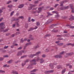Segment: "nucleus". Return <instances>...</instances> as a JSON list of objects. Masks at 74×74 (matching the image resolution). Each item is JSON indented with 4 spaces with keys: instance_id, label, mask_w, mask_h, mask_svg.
<instances>
[{
    "instance_id": "1",
    "label": "nucleus",
    "mask_w": 74,
    "mask_h": 74,
    "mask_svg": "<svg viewBox=\"0 0 74 74\" xmlns=\"http://www.w3.org/2000/svg\"><path fill=\"white\" fill-rule=\"evenodd\" d=\"M66 52L64 51H63L62 52L60 53V55H57L56 56H54L55 58H62V55H63V54H64V53H65Z\"/></svg>"
},
{
    "instance_id": "2",
    "label": "nucleus",
    "mask_w": 74,
    "mask_h": 74,
    "mask_svg": "<svg viewBox=\"0 0 74 74\" xmlns=\"http://www.w3.org/2000/svg\"><path fill=\"white\" fill-rule=\"evenodd\" d=\"M40 53H41V52L40 51H39L36 52V54H34L33 55L31 54L29 55L28 57L29 58H33V57H34V56H37V55H39V54H40Z\"/></svg>"
},
{
    "instance_id": "3",
    "label": "nucleus",
    "mask_w": 74,
    "mask_h": 74,
    "mask_svg": "<svg viewBox=\"0 0 74 74\" xmlns=\"http://www.w3.org/2000/svg\"><path fill=\"white\" fill-rule=\"evenodd\" d=\"M5 27H1L0 29V32H3L4 33H5V32H7V31H8V30H9V29H7L4 30V29H5Z\"/></svg>"
},
{
    "instance_id": "4",
    "label": "nucleus",
    "mask_w": 74,
    "mask_h": 74,
    "mask_svg": "<svg viewBox=\"0 0 74 74\" xmlns=\"http://www.w3.org/2000/svg\"><path fill=\"white\" fill-rule=\"evenodd\" d=\"M39 60H40V58L38 57L36 60L35 59H34L33 60H31L30 61V62H31V63H33V62H38V61H39Z\"/></svg>"
},
{
    "instance_id": "5",
    "label": "nucleus",
    "mask_w": 74,
    "mask_h": 74,
    "mask_svg": "<svg viewBox=\"0 0 74 74\" xmlns=\"http://www.w3.org/2000/svg\"><path fill=\"white\" fill-rule=\"evenodd\" d=\"M69 8V6H64L60 8V10H66L68 9Z\"/></svg>"
},
{
    "instance_id": "6",
    "label": "nucleus",
    "mask_w": 74,
    "mask_h": 74,
    "mask_svg": "<svg viewBox=\"0 0 74 74\" xmlns=\"http://www.w3.org/2000/svg\"><path fill=\"white\" fill-rule=\"evenodd\" d=\"M56 62H55L54 63L50 64L49 66L51 68V69H53V66H54V65H56Z\"/></svg>"
},
{
    "instance_id": "7",
    "label": "nucleus",
    "mask_w": 74,
    "mask_h": 74,
    "mask_svg": "<svg viewBox=\"0 0 74 74\" xmlns=\"http://www.w3.org/2000/svg\"><path fill=\"white\" fill-rule=\"evenodd\" d=\"M25 53V51L22 50L19 52H18L17 54V56H19L20 55H22V53Z\"/></svg>"
},
{
    "instance_id": "8",
    "label": "nucleus",
    "mask_w": 74,
    "mask_h": 74,
    "mask_svg": "<svg viewBox=\"0 0 74 74\" xmlns=\"http://www.w3.org/2000/svg\"><path fill=\"white\" fill-rule=\"evenodd\" d=\"M32 43L31 42H30L28 43H27L25 44V45L24 46V49H25V48L27 47V46H28L29 45H32Z\"/></svg>"
},
{
    "instance_id": "9",
    "label": "nucleus",
    "mask_w": 74,
    "mask_h": 74,
    "mask_svg": "<svg viewBox=\"0 0 74 74\" xmlns=\"http://www.w3.org/2000/svg\"><path fill=\"white\" fill-rule=\"evenodd\" d=\"M69 1L68 0H66L65 1H62V2H60V6H63V3H64V2H68Z\"/></svg>"
},
{
    "instance_id": "10",
    "label": "nucleus",
    "mask_w": 74,
    "mask_h": 74,
    "mask_svg": "<svg viewBox=\"0 0 74 74\" xmlns=\"http://www.w3.org/2000/svg\"><path fill=\"white\" fill-rule=\"evenodd\" d=\"M29 5L30 6V7L29 8V10H31V9L32 8V7H36V5H32V4H30Z\"/></svg>"
},
{
    "instance_id": "11",
    "label": "nucleus",
    "mask_w": 74,
    "mask_h": 74,
    "mask_svg": "<svg viewBox=\"0 0 74 74\" xmlns=\"http://www.w3.org/2000/svg\"><path fill=\"white\" fill-rule=\"evenodd\" d=\"M43 7H42V8H38V10L39 11H37L38 13H40L41 11V10H42V8H43Z\"/></svg>"
},
{
    "instance_id": "12",
    "label": "nucleus",
    "mask_w": 74,
    "mask_h": 74,
    "mask_svg": "<svg viewBox=\"0 0 74 74\" xmlns=\"http://www.w3.org/2000/svg\"><path fill=\"white\" fill-rule=\"evenodd\" d=\"M53 71V70H51L50 71H47L45 72V74H49L50 73H52Z\"/></svg>"
},
{
    "instance_id": "13",
    "label": "nucleus",
    "mask_w": 74,
    "mask_h": 74,
    "mask_svg": "<svg viewBox=\"0 0 74 74\" xmlns=\"http://www.w3.org/2000/svg\"><path fill=\"white\" fill-rule=\"evenodd\" d=\"M37 27H36L35 28H31L29 29L28 30L29 32L30 31H31V30H34V29H37Z\"/></svg>"
},
{
    "instance_id": "14",
    "label": "nucleus",
    "mask_w": 74,
    "mask_h": 74,
    "mask_svg": "<svg viewBox=\"0 0 74 74\" xmlns=\"http://www.w3.org/2000/svg\"><path fill=\"white\" fill-rule=\"evenodd\" d=\"M19 19H24V17L23 16H19L18 18H17V20L18 21Z\"/></svg>"
},
{
    "instance_id": "15",
    "label": "nucleus",
    "mask_w": 74,
    "mask_h": 74,
    "mask_svg": "<svg viewBox=\"0 0 74 74\" xmlns=\"http://www.w3.org/2000/svg\"><path fill=\"white\" fill-rule=\"evenodd\" d=\"M5 26L4 23H0V27L4 26Z\"/></svg>"
},
{
    "instance_id": "16",
    "label": "nucleus",
    "mask_w": 74,
    "mask_h": 74,
    "mask_svg": "<svg viewBox=\"0 0 74 74\" xmlns=\"http://www.w3.org/2000/svg\"><path fill=\"white\" fill-rule=\"evenodd\" d=\"M44 62V60L42 58L40 59V63H42Z\"/></svg>"
},
{
    "instance_id": "17",
    "label": "nucleus",
    "mask_w": 74,
    "mask_h": 74,
    "mask_svg": "<svg viewBox=\"0 0 74 74\" xmlns=\"http://www.w3.org/2000/svg\"><path fill=\"white\" fill-rule=\"evenodd\" d=\"M66 26H69L70 28H71V29H73V28H74V26H71L69 25H66Z\"/></svg>"
},
{
    "instance_id": "18",
    "label": "nucleus",
    "mask_w": 74,
    "mask_h": 74,
    "mask_svg": "<svg viewBox=\"0 0 74 74\" xmlns=\"http://www.w3.org/2000/svg\"><path fill=\"white\" fill-rule=\"evenodd\" d=\"M73 54V53L71 52L70 53H66L67 56H71V55H72Z\"/></svg>"
},
{
    "instance_id": "19",
    "label": "nucleus",
    "mask_w": 74,
    "mask_h": 74,
    "mask_svg": "<svg viewBox=\"0 0 74 74\" xmlns=\"http://www.w3.org/2000/svg\"><path fill=\"white\" fill-rule=\"evenodd\" d=\"M23 6H24V5L23 4H22L18 6V8H22Z\"/></svg>"
},
{
    "instance_id": "20",
    "label": "nucleus",
    "mask_w": 74,
    "mask_h": 74,
    "mask_svg": "<svg viewBox=\"0 0 74 74\" xmlns=\"http://www.w3.org/2000/svg\"><path fill=\"white\" fill-rule=\"evenodd\" d=\"M57 45L58 46H62V45H63V43H58L57 44Z\"/></svg>"
},
{
    "instance_id": "21",
    "label": "nucleus",
    "mask_w": 74,
    "mask_h": 74,
    "mask_svg": "<svg viewBox=\"0 0 74 74\" xmlns=\"http://www.w3.org/2000/svg\"><path fill=\"white\" fill-rule=\"evenodd\" d=\"M71 8L72 10H71V12H72V13H74V8H73V6H71Z\"/></svg>"
},
{
    "instance_id": "22",
    "label": "nucleus",
    "mask_w": 74,
    "mask_h": 74,
    "mask_svg": "<svg viewBox=\"0 0 74 74\" xmlns=\"http://www.w3.org/2000/svg\"><path fill=\"white\" fill-rule=\"evenodd\" d=\"M11 21H18V20H17V18H16V19H15V18L13 17V18H12V19L11 20Z\"/></svg>"
},
{
    "instance_id": "23",
    "label": "nucleus",
    "mask_w": 74,
    "mask_h": 74,
    "mask_svg": "<svg viewBox=\"0 0 74 74\" xmlns=\"http://www.w3.org/2000/svg\"><path fill=\"white\" fill-rule=\"evenodd\" d=\"M58 25V24H53L51 25V28H53V27Z\"/></svg>"
},
{
    "instance_id": "24",
    "label": "nucleus",
    "mask_w": 74,
    "mask_h": 74,
    "mask_svg": "<svg viewBox=\"0 0 74 74\" xmlns=\"http://www.w3.org/2000/svg\"><path fill=\"white\" fill-rule=\"evenodd\" d=\"M38 71V69H35L31 71V72H33V73H34V72H36V71Z\"/></svg>"
},
{
    "instance_id": "25",
    "label": "nucleus",
    "mask_w": 74,
    "mask_h": 74,
    "mask_svg": "<svg viewBox=\"0 0 74 74\" xmlns=\"http://www.w3.org/2000/svg\"><path fill=\"white\" fill-rule=\"evenodd\" d=\"M12 6H13L12 5H8V7L9 8H12Z\"/></svg>"
},
{
    "instance_id": "26",
    "label": "nucleus",
    "mask_w": 74,
    "mask_h": 74,
    "mask_svg": "<svg viewBox=\"0 0 74 74\" xmlns=\"http://www.w3.org/2000/svg\"><path fill=\"white\" fill-rule=\"evenodd\" d=\"M13 60H9V61L8 62V63H9V64H10V63H11L13 62Z\"/></svg>"
},
{
    "instance_id": "27",
    "label": "nucleus",
    "mask_w": 74,
    "mask_h": 74,
    "mask_svg": "<svg viewBox=\"0 0 74 74\" xmlns=\"http://www.w3.org/2000/svg\"><path fill=\"white\" fill-rule=\"evenodd\" d=\"M58 30H55L53 29L52 31V32H54L55 33H56V32H57Z\"/></svg>"
},
{
    "instance_id": "28",
    "label": "nucleus",
    "mask_w": 74,
    "mask_h": 74,
    "mask_svg": "<svg viewBox=\"0 0 74 74\" xmlns=\"http://www.w3.org/2000/svg\"><path fill=\"white\" fill-rule=\"evenodd\" d=\"M51 36V34H47L45 36V38H46V37H49V36Z\"/></svg>"
},
{
    "instance_id": "29",
    "label": "nucleus",
    "mask_w": 74,
    "mask_h": 74,
    "mask_svg": "<svg viewBox=\"0 0 74 74\" xmlns=\"http://www.w3.org/2000/svg\"><path fill=\"white\" fill-rule=\"evenodd\" d=\"M5 71H3V70H0V73H5Z\"/></svg>"
},
{
    "instance_id": "30",
    "label": "nucleus",
    "mask_w": 74,
    "mask_h": 74,
    "mask_svg": "<svg viewBox=\"0 0 74 74\" xmlns=\"http://www.w3.org/2000/svg\"><path fill=\"white\" fill-rule=\"evenodd\" d=\"M57 68L58 69H62V67L60 65H58L57 66Z\"/></svg>"
},
{
    "instance_id": "31",
    "label": "nucleus",
    "mask_w": 74,
    "mask_h": 74,
    "mask_svg": "<svg viewBox=\"0 0 74 74\" xmlns=\"http://www.w3.org/2000/svg\"><path fill=\"white\" fill-rule=\"evenodd\" d=\"M67 36L68 37H69V36H70V34H64L63 35V37H67Z\"/></svg>"
},
{
    "instance_id": "32",
    "label": "nucleus",
    "mask_w": 74,
    "mask_h": 74,
    "mask_svg": "<svg viewBox=\"0 0 74 74\" xmlns=\"http://www.w3.org/2000/svg\"><path fill=\"white\" fill-rule=\"evenodd\" d=\"M72 16H73L71 15V17L69 18V20H70V21H73V18H72Z\"/></svg>"
},
{
    "instance_id": "33",
    "label": "nucleus",
    "mask_w": 74,
    "mask_h": 74,
    "mask_svg": "<svg viewBox=\"0 0 74 74\" xmlns=\"http://www.w3.org/2000/svg\"><path fill=\"white\" fill-rule=\"evenodd\" d=\"M49 48H48L46 49L45 51V52H48L49 51Z\"/></svg>"
},
{
    "instance_id": "34",
    "label": "nucleus",
    "mask_w": 74,
    "mask_h": 74,
    "mask_svg": "<svg viewBox=\"0 0 74 74\" xmlns=\"http://www.w3.org/2000/svg\"><path fill=\"white\" fill-rule=\"evenodd\" d=\"M12 73H13V74H18V72H17L15 71H12Z\"/></svg>"
},
{
    "instance_id": "35",
    "label": "nucleus",
    "mask_w": 74,
    "mask_h": 74,
    "mask_svg": "<svg viewBox=\"0 0 74 74\" xmlns=\"http://www.w3.org/2000/svg\"><path fill=\"white\" fill-rule=\"evenodd\" d=\"M26 57H27V55H25L21 57V58L23 59V58H26Z\"/></svg>"
},
{
    "instance_id": "36",
    "label": "nucleus",
    "mask_w": 74,
    "mask_h": 74,
    "mask_svg": "<svg viewBox=\"0 0 74 74\" xmlns=\"http://www.w3.org/2000/svg\"><path fill=\"white\" fill-rule=\"evenodd\" d=\"M39 47H40V46L39 45H37L34 47V48L35 49H37V48H39Z\"/></svg>"
},
{
    "instance_id": "37",
    "label": "nucleus",
    "mask_w": 74,
    "mask_h": 74,
    "mask_svg": "<svg viewBox=\"0 0 74 74\" xmlns=\"http://www.w3.org/2000/svg\"><path fill=\"white\" fill-rule=\"evenodd\" d=\"M52 13H54V14H58V12L57 11H54L52 12Z\"/></svg>"
},
{
    "instance_id": "38",
    "label": "nucleus",
    "mask_w": 74,
    "mask_h": 74,
    "mask_svg": "<svg viewBox=\"0 0 74 74\" xmlns=\"http://www.w3.org/2000/svg\"><path fill=\"white\" fill-rule=\"evenodd\" d=\"M65 71H66V69H64L62 71V74H64V73L65 72Z\"/></svg>"
},
{
    "instance_id": "39",
    "label": "nucleus",
    "mask_w": 74,
    "mask_h": 74,
    "mask_svg": "<svg viewBox=\"0 0 74 74\" xmlns=\"http://www.w3.org/2000/svg\"><path fill=\"white\" fill-rule=\"evenodd\" d=\"M16 26L17 27H19L20 25H19V24L17 23V22H16Z\"/></svg>"
},
{
    "instance_id": "40",
    "label": "nucleus",
    "mask_w": 74,
    "mask_h": 74,
    "mask_svg": "<svg viewBox=\"0 0 74 74\" xmlns=\"http://www.w3.org/2000/svg\"><path fill=\"white\" fill-rule=\"evenodd\" d=\"M47 13L48 15H53L52 14H51V13L49 12H47Z\"/></svg>"
},
{
    "instance_id": "41",
    "label": "nucleus",
    "mask_w": 74,
    "mask_h": 74,
    "mask_svg": "<svg viewBox=\"0 0 74 74\" xmlns=\"http://www.w3.org/2000/svg\"><path fill=\"white\" fill-rule=\"evenodd\" d=\"M14 11H13L10 14V16H12V15H13V14H14Z\"/></svg>"
},
{
    "instance_id": "42",
    "label": "nucleus",
    "mask_w": 74,
    "mask_h": 74,
    "mask_svg": "<svg viewBox=\"0 0 74 74\" xmlns=\"http://www.w3.org/2000/svg\"><path fill=\"white\" fill-rule=\"evenodd\" d=\"M28 68H29V69H32L33 67H32V66H29L28 67Z\"/></svg>"
},
{
    "instance_id": "43",
    "label": "nucleus",
    "mask_w": 74,
    "mask_h": 74,
    "mask_svg": "<svg viewBox=\"0 0 74 74\" xmlns=\"http://www.w3.org/2000/svg\"><path fill=\"white\" fill-rule=\"evenodd\" d=\"M28 22H30V21H31L30 20V17H29L28 18Z\"/></svg>"
},
{
    "instance_id": "44",
    "label": "nucleus",
    "mask_w": 74,
    "mask_h": 74,
    "mask_svg": "<svg viewBox=\"0 0 74 74\" xmlns=\"http://www.w3.org/2000/svg\"><path fill=\"white\" fill-rule=\"evenodd\" d=\"M25 28H27L28 27V24H26L25 25Z\"/></svg>"
},
{
    "instance_id": "45",
    "label": "nucleus",
    "mask_w": 74,
    "mask_h": 74,
    "mask_svg": "<svg viewBox=\"0 0 74 74\" xmlns=\"http://www.w3.org/2000/svg\"><path fill=\"white\" fill-rule=\"evenodd\" d=\"M13 45H14H14H15V46H18V45L17 44H16V43L15 44V43H13Z\"/></svg>"
},
{
    "instance_id": "46",
    "label": "nucleus",
    "mask_w": 74,
    "mask_h": 74,
    "mask_svg": "<svg viewBox=\"0 0 74 74\" xmlns=\"http://www.w3.org/2000/svg\"><path fill=\"white\" fill-rule=\"evenodd\" d=\"M29 61V59H27V60L25 61V63H27V62H28Z\"/></svg>"
},
{
    "instance_id": "47",
    "label": "nucleus",
    "mask_w": 74,
    "mask_h": 74,
    "mask_svg": "<svg viewBox=\"0 0 74 74\" xmlns=\"http://www.w3.org/2000/svg\"><path fill=\"white\" fill-rule=\"evenodd\" d=\"M57 40H63V38H58Z\"/></svg>"
},
{
    "instance_id": "48",
    "label": "nucleus",
    "mask_w": 74,
    "mask_h": 74,
    "mask_svg": "<svg viewBox=\"0 0 74 74\" xmlns=\"http://www.w3.org/2000/svg\"><path fill=\"white\" fill-rule=\"evenodd\" d=\"M36 25L37 26H39V25H40V23H39V22H37Z\"/></svg>"
},
{
    "instance_id": "49",
    "label": "nucleus",
    "mask_w": 74,
    "mask_h": 74,
    "mask_svg": "<svg viewBox=\"0 0 74 74\" xmlns=\"http://www.w3.org/2000/svg\"><path fill=\"white\" fill-rule=\"evenodd\" d=\"M25 40H23V39H21V42H23Z\"/></svg>"
},
{
    "instance_id": "50",
    "label": "nucleus",
    "mask_w": 74,
    "mask_h": 74,
    "mask_svg": "<svg viewBox=\"0 0 74 74\" xmlns=\"http://www.w3.org/2000/svg\"><path fill=\"white\" fill-rule=\"evenodd\" d=\"M57 37H62V35H57Z\"/></svg>"
},
{
    "instance_id": "51",
    "label": "nucleus",
    "mask_w": 74,
    "mask_h": 74,
    "mask_svg": "<svg viewBox=\"0 0 74 74\" xmlns=\"http://www.w3.org/2000/svg\"><path fill=\"white\" fill-rule=\"evenodd\" d=\"M32 37V35H29L28 36V38H30Z\"/></svg>"
},
{
    "instance_id": "52",
    "label": "nucleus",
    "mask_w": 74,
    "mask_h": 74,
    "mask_svg": "<svg viewBox=\"0 0 74 74\" xmlns=\"http://www.w3.org/2000/svg\"><path fill=\"white\" fill-rule=\"evenodd\" d=\"M11 3V1H8V2L7 3V4H9V3Z\"/></svg>"
},
{
    "instance_id": "53",
    "label": "nucleus",
    "mask_w": 74,
    "mask_h": 74,
    "mask_svg": "<svg viewBox=\"0 0 74 74\" xmlns=\"http://www.w3.org/2000/svg\"><path fill=\"white\" fill-rule=\"evenodd\" d=\"M38 3V1H37L34 2L35 4H37V3Z\"/></svg>"
},
{
    "instance_id": "54",
    "label": "nucleus",
    "mask_w": 74,
    "mask_h": 74,
    "mask_svg": "<svg viewBox=\"0 0 74 74\" xmlns=\"http://www.w3.org/2000/svg\"><path fill=\"white\" fill-rule=\"evenodd\" d=\"M52 20H51V19L49 20H48V22H52Z\"/></svg>"
},
{
    "instance_id": "55",
    "label": "nucleus",
    "mask_w": 74,
    "mask_h": 74,
    "mask_svg": "<svg viewBox=\"0 0 74 74\" xmlns=\"http://www.w3.org/2000/svg\"><path fill=\"white\" fill-rule=\"evenodd\" d=\"M46 56H45V55L44 54L42 55V58H45V57Z\"/></svg>"
},
{
    "instance_id": "56",
    "label": "nucleus",
    "mask_w": 74,
    "mask_h": 74,
    "mask_svg": "<svg viewBox=\"0 0 74 74\" xmlns=\"http://www.w3.org/2000/svg\"><path fill=\"white\" fill-rule=\"evenodd\" d=\"M3 57L4 58H8V55H5L3 56Z\"/></svg>"
},
{
    "instance_id": "57",
    "label": "nucleus",
    "mask_w": 74,
    "mask_h": 74,
    "mask_svg": "<svg viewBox=\"0 0 74 74\" xmlns=\"http://www.w3.org/2000/svg\"><path fill=\"white\" fill-rule=\"evenodd\" d=\"M15 24H14L12 25V27H15Z\"/></svg>"
},
{
    "instance_id": "58",
    "label": "nucleus",
    "mask_w": 74,
    "mask_h": 74,
    "mask_svg": "<svg viewBox=\"0 0 74 74\" xmlns=\"http://www.w3.org/2000/svg\"><path fill=\"white\" fill-rule=\"evenodd\" d=\"M15 36V34H13L11 36V37H14V36Z\"/></svg>"
},
{
    "instance_id": "59",
    "label": "nucleus",
    "mask_w": 74,
    "mask_h": 74,
    "mask_svg": "<svg viewBox=\"0 0 74 74\" xmlns=\"http://www.w3.org/2000/svg\"><path fill=\"white\" fill-rule=\"evenodd\" d=\"M36 63H34L33 64H31V66H33V65H36Z\"/></svg>"
},
{
    "instance_id": "60",
    "label": "nucleus",
    "mask_w": 74,
    "mask_h": 74,
    "mask_svg": "<svg viewBox=\"0 0 74 74\" xmlns=\"http://www.w3.org/2000/svg\"><path fill=\"white\" fill-rule=\"evenodd\" d=\"M59 42H60V41H59L56 42L55 43H56V44H58Z\"/></svg>"
},
{
    "instance_id": "61",
    "label": "nucleus",
    "mask_w": 74,
    "mask_h": 74,
    "mask_svg": "<svg viewBox=\"0 0 74 74\" xmlns=\"http://www.w3.org/2000/svg\"><path fill=\"white\" fill-rule=\"evenodd\" d=\"M8 46H5V47H4V49H6V48H8Z\"/></svg>"
},
{
    "instance_id": "62",
    "label": "nucleus",
    "mask_w": 74,
    "mask_h": 74,
    "mask_svg": "<svg viewBox=\"0 0 74 74\" xmlns=\"http://www.w3.org/2000/svg\"><path fill=\"white\" fill-rule=\"evenodd\" d=\"M22 47H20L19 48H18V49H22Z\"/></svg>"
},
{
    "instance_id": "63",
    "label": "nucleus",
    "mask_w": 74,
    "mask_h": 74,
    "mask_svg": "<svg viewBox=\"0 0 74 74\" xmlns=\"http://www.w3.org/2000/svg\"><path fill=\"white\" fill-rule=\"evenodd\" d=\"M10 34V33H7L6 34V36H9Z\"/></svg>"
},
{
    "instance_id": "64",
    "label": "nucleus",
    "mask_w": 74,
    "mask_h": 74,
    "mask_svg": "<svg viewBox=\"0 0 74 74\" xmlns=\"http://www.w3.org/2000/svg\"><path fill=\"white\" fill-rule=\"evenodd\" d=\"M64 33H67V31H66V30H64Z\"/></svg>"
}]
</instances>
